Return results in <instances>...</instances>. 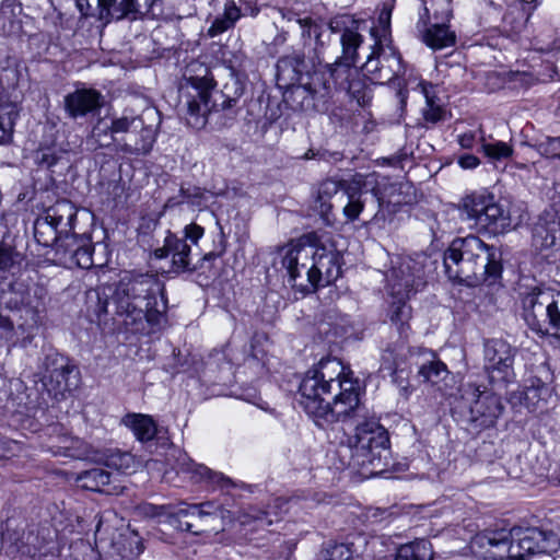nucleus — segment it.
Listing matches in <instances>:
<instances>
[{
	"label": "nucleus",
	"mask_w": 560,
	"mask_h": 560,
	"mask_svg": "<svg viewBox=\"0 0 560 560\" xmlns=\"http://www.w3.org/2000/svg\"><path fill=\"white\" fill-rule=\"evenodd\" d=\"M341 361L323 359L310 369L299 387L300 405L319 429L345 423L359 416L361 386Z\"/></svg>",
	"instance_id": "obj_1"
},
{
	"label": "nucleus",
	"mask_w": 560,
	"mask_h": 560,
	"mask_svg": "<svg viewBox=\"0 0 560 560\" xmlns=\"http://www.w3.org/2000/svg\"><path fill=\"white\" fill-rule=\"evenodd\" d=\"M101 311L113 313L126 329L149 334L164 319L167 304L163 283L154 276L124 277L102 291Z\"/></svg>",
	"instance_id": "obj_2"
},
{
	"label": "nucleus",
	"mask_w": 560,
	"mask_h": 560,
	"mask_svg": "<svg viewBox=\"0 0 560 560\" xmlns=\"http://www.w3.org/2000/svg\"><path fill=\"white\" fill-rule=\"evenodd\" d=\"M180 86V103L186 108L185 119L194 129H202L212 112L232 108L243 94L237 81L225 84L223 90H215L214 77L208 66L194 60L184 75Z\"/></svg>",
	"instance_id": "obj_3"
},
{
	"label": "nucleus",
	"mask_w": 560,
	"mask_h": 560,
	"mask_svg": "<svg viewBox=\"0 0 560 560\" xmlns=\"http://www.w3.org/2000/svg\"><path fill=\"white\" fill-rule=\"evenodd\" d=\"M444 267L451 280L475 285L493 284L501 277V255L478 236L455 238L444 253Z\"/></svg>",
	"instance_id": "obj_4"
},
{
	"label": "nucleus",
	"mask_w": 560,
	"mask_h": 560,
	"mask_svg": "<svg viewBox=\"0 0 560 560\" xmlns=\"http://www.w3.org/2000/svg\"><path fill=\"white\" fill-rule=\"evenodd\" d=\"M360 24L349 15H340L330 21V31L340 34L342 54L335 62L327 63L324 68L327 69L332 94L345 92L351 100L362 105L365 84L357 67V50L363 43V37L359 33Z\"/></svg>",
	"instance_id": "obj_5"
},
{
	"label": "nucleus",
	"mask_w": 560,
	"mask_h": 560,
	"mask_svg": "<svg viewBox=\"0 0 560 560\" xmlns=\"http://www.w3.org/2000/svg\"><path fill=\"white\" fill-rule=\"evenodd\" d=\"M143 510L150 516L167 515L172 525L194 535L223 530L225 524L232 521L231 512L215 501L180 502L178 509L170 513L165 505L148 504Z\"/></svg>",
	"instance_id": "obj_6"
},
{
	"label": "nucleus",
	"mask_w": 560,
	"mask_h": 560,
	"mask_svg": "<svg viewBox=\"0 0 560 560\" xmlns=\"http://www.w3.org/2000/svg\"><path fill=\"white\" fill-rule=\"evenodd\" d=\"M387 290L392 298L389 318L400 331L411 317V307L407 304L412 292L424 285L423 273L419 265L407 257H398L386 272Z\"/></svg>",
	"instance_id": "obj_7"
},
{
	"label": "nucleus",
	"mask_w": 560,
	"mask_h": 560,
	"mask_svg": "<svg viewBox=\"0 0 560 560\" xmlns=\"http://www.w3.org/2000/svg\"><path fill=\"white\" fill-rule=\"evenodd\" d=\"M109 133L110 140H116L115 136L126 133L120 144V150L125 153L145 155L151 152L155 141L156 132L152 126H145L141 116L135 115L129 110H124L120 116H114L110 125L103 127L100 122L94 127L93 136L101 141V137H107ZM102 147L108 143L100 142Z\"/></svg>",
	"instance_id": "obj_8"
},
{
	"label": "nucleus",
	"mask_w": 560,
	"mask_h": 560,
	"mask_svg": "<svg viewBox=\"0 0 560 560\" xmlns=\"http://www.w3.org/2000/svg\"><path fill=\"white\" fill-rule=\"evenodd\" d=\"M292 71V81H296L300 88L310 94L314 102V107L318 112H327L329 100L332 97V86L330 84L327 69H310L304 54L294 52L291 56L281 57L277 62L279 73L288 69Z\"/></svg>",
	"instance_id": "obj_9"
},
{
	"label": "nucleus",
	"mask_w": 560,
	"mask_h": 560,
	"mask_svg": "<svg viewBox=\"0 0 560 560\" xmlns=\"http://www.w3.org/2000/svg\"><path fill=\"white\" fill-rule=\"evenodd\" d=\"M523 318L533 331L548 335L560 329V293L532 288L522 295Z\"/></svg>",
	"instance_id": "obj_10"
},
{
	"label": "nucleus",
	"mask_w": 560,
	"mask_h": 560,
	"mask_svg": "<svg viewBox=\"0 0 560 560\" xmlns=\"http://www.w3.org/2000/svg\"><path fill=\"white\" fill-rule=\"evenodd\" d=\"M163 0H75L80 13L85 18H96L104 24L113 20H137L142 14L155 15V8Z\"/></svg>",
	"instance_id": "obj_11"
},
{
	"label": "nucleus",
	"mask_w": 560,
	"mask_h": 560,
	"mask_svg": "<svg viewBox=\"0 0 560 560\" xmlns=\"http://www.w3.org/2000/svg\"><path fill=\"white\" fill-rule=\"evenodd\" d=\"M460 217L478 230L493 234L509 226V215L494 197L486 192H472L466 196L460 206Z\"/></svg>",
	"instance_id": "obj_12"
},
{
	"label": "nucleus",
	"mask_w": 560,
	"mask_h": 560,
	"mask_svg": "<svg viewBox=\"0 0 560 560\" xmlns=\"http://www.w3.org/2000/svg\"><path fill=\"white\" fill-rule=\"evenodd\" d=\"M349 447L358 465L375 466L388 453V432L376 421L363 422L357 425L354 435L349 439Z\"/></svg>",
	"instance_id": "obj_13"
},
{
	"label": "nucleus",
	"mask_w": 560,
	"mask_h": 560,
	"mask_svg": "<svg viewBox=\"0 0 560 560\" xmlns=\"http://www.w3.org/2000/svg\"><path fill=\"white\" fill-rule=\"evenodd\" d=\"M516 348L499 338L483 343V370L491 384L506 387L515 382L514 361Z\"/></svg>",
	"instance_id": "obj_14"
},
{
	"label": "nucleus",
	"mask_w": 560,
	"mask_h": 560,
	"mask_svg": "<svg viewBox=\"0 0 560 560\" xmlns=\"http://www.w3.org/2000/svg\"><path fill=\"white\" fill-rule=\"evenodd\" d=\"M42 383L49 396L61 399L79 386L80 373L68 357L51 353L45 359Z\"/></svg>",
	"instance_id": "obj_15"
},
{
	"label": "nucleus",
	"mask_w": 560,
	"mask_h": 560,
	"mask_svg": "<svg viewBox=\"0 0 560 560\" xmlns=\"http://www.w3.org/2000/svg\"><path fill=\"white\" fill-rule=\"evenodd\" d=\"M202 235L203 228L196 223H190L184 229V237L170 233L164 240V245L156 248L153 255L158 259L171 257L172 269L175 272L192 270L196 267H191V247L187 244V241L191 244H197Z\"/></svg>",
	"instance_id": "obj_16"
},
{
	"label": "nucleus",
	"mask_w": 560,
	"mask_h": 560,
	"mask_svg": "<svg viewBox=\"0 0 560 560\" xmlns=\"http://www.w3.org/2000/svg\"><path fill=\"white\" fill-rule=\"evenodd\" d=\"M314 255H316L315 244L298 242L287 249L282 258V266L287 270L292 287L300 288L301 291L313 290Z\"/></svg>",
	"instance_id": "obj_17"
},
{
	"label": "nucleus",
	"mask_w": 560,
	"mask_h": 560,
	"mask_svg": "<svg viewBox=\"0 0 560 560\" xmlns=\"http://www.w3.org/2000/svg\"><path fill=\"white\" fill-rule=\"evenodd\" d=\"M362 70L372 82H390L405 72L401 57L393 47H384L380 42L375 43Z\"/></svg>",
	"instance_id": "obj_18"
},
{
	"label": "nucleus",
	"mask_w": 560,
	"mask_h": 560,
	"mask_svg": "<svg viewBox=\"0 0 560 560\" xmlns=\"http://www.w3.org/2000/svg\"><path fill=\"white\" fill-rule=\"evenodd\" d=\"M462 397L470 404V419L482 427H491L503 411L501 398L480 386L468 383L463 387Z\"/></svg>",
	"instance_id": "obj_19"
},
{
	"label": "nucleus",
	"mask_w": 560,
	"mask_h": 560,
	"mask_svg": "<svg viewBox=\"0 0 560 560\" xmlns=\"http://www.w3.org/2000/svg\"><path fill=\"white\" fill-rule=\"evenodd\" d=\"M296 504L298 501L294 499L276 498L265 510L249 506L242 511L238 515V522L252 532L265 529L281 520Z\"/></svg>",
	"instance_id": "obj_20"
},
{
	"label": "nucleus",
	"mask_w": 560,
	"mask_h": 560,
	"mask_svg": "<svg viewBox=\"0 0 560 560\" xmlns=\"http://www.w3.org/2000/svg\"><path fill=\"white\" fill-rule=\"evenodd\" d=\"M316 255L313 258V290L317 287L329 285L341 275V254L334 245H315Z\"/></svg>",
	"instance_id": "obj_21"
},
{
	"label": "nucleus",
	"mask_w": 560,
	"mask_h": 560,
	"mask_svg": "<svg viewBox=\"0 0 560 560\" xmlns=\"http://www.w3.org/2000/svg\"><path fill=\"white\" fill-rule=\"evenodd\" d=\"M375 183L376 187L372 188V192L381 203L384 199L383 192L380 189V183L374 179V175H362L355 174L351 180L347 183L343 188V194L348 198L347 205L343 207V215L348 221H355L364 209V202L361 200V196L364 187L368 184Z\"/></svg>",
	"instance_id": "obj_22"
},
{
	"label": "nucleus",
	"mask_w": 560,
	"mask_h": 560,
	"mask_svg": "<svg viewBox=\"0 0 560 560\" xmlns=\"http://www.w3.org/2000/svg\"><path fill=\"white\" fill-rule=\"evenodd\" d=\"M506 529L485 530L471 540V549L485 560H506L509 557Z\"/></svg>",
	"instance_id": "obj_23"
},
{
	"label": "nucleus",
	"mask_w": 560,
	"mask_h": 560,
	"mask_svg": "<svg viewBox=\"0 0 560 560\" xmlns=\"http://www.w3.org/2000/svg\"><path fill=\"white\" fill-rule=\"evenodd\" d=\"M63 103L68 116L78 119L100 110L103 106V96L97 90L80 88L67 94Z\"/></svg>",
	"instance_id": "obj_24"
},
{
	"label": "nucleus",
	"mask_w": 560,
	"mask_h": 560,
	"mask_svg": "<svg viewBox=\"0 0 560 560\" xmlns=\"http://www.w3.org/2000/svg\"><path fill=\"white\" fill-rule=\"evenodd\" d=\"M46 447L55 456L81 460L96 459L92 447L86 442L66 433L50 436Z\"/></svg>",
	"instance_id": "obj_25"
},
{
	"label": "nucleus",
	"mask_w": 560,
	"mask_h": 560,
	"mask_svg": "<svg viewBox=\"0 0 560 560\" xmlns=\"http://www.w3.org/2000/svg\"><path fill=\"white\" fill-rule=\"evenodd\" d=\"M516 536L521 540V548H523L527 556L551 552L556 550L559 544L556 534L536 527L518 530Z\"/></svg>",
	"instance_id": "obj_26"
},
{
	"label": "nucleus",
	"mask_w": 560,
	"mask_h": 560,
	"mask_svg": "<svg viewBox=\"0 0 560 560\" xmlns=\"http://www.w3.org/2000/svg\"><path fill=\"white\" fill-rule=\"evenodd\" d=\"M44 217L57 228L65 240L75 235L73 229L77 220V208L71 201L66 199L57 201L45 211Z\"/></svg>",
	"instance_id": "obj_27"
},
{
	"label": "nucleus",
	"mask_w": 560,
	"mask_h": 560,
	"mask_svg": "<svg viewBox=\"0 0 560 560\" xmlns=\"http://www.w3.org/2000/svg\"><path fill=\"white\" fill-rule=\"evenodd\" d=\"M448 21L433 22L419 28L423 42L432 49H443L453 46L456 42L454 31L450 30Z\"/></svg>",
	"instance_id": "obj_28"
},
{
	"label": "nucleus",
	"mask_w": 560,
	"mask_h": 560,
	"mask_svg": "<svg viewBox=\"0 0 560 560\" xmlns=\"http://www.w3.org/2000/svg\"><path fill=\"white\" fill-rule=\"evenodd\" d=\"M560 234V221L555 215L540 217L533 229V244L539 249L550 248Z\"/></svg>",
	"instance_id": "obj_29"
},
{
	"label": "nucleus",
	"mask_w": 560,
	"mask_h": 560,
	"mask_svg": "<svg viewBox=\"0 0 560 560\" xmlns=\"http://www.w3.org/2000/svg\"><path fill=\"white\" fill-rule=\"evenodd\" d=\"M121 423L130 429L139 442L152 441L158 434V425L153 418L143 413H127Z\"/></svg>",
	"instance_id": "obj_30"
},
{
	"label": "nucleus",
	"mask_w": 560,
	"mask_h": 560,
	"mask_svg": "<svg viewBox=\"0 0 560 560\" xmlns=\"http://www.w3.org/2000/svg\"><path fill=\"white\" fill-rule=\"evenodd\" d=\"M180 470L190 475L195 482L209 481L221 488H228L232 485V480L221 472L212 471L201 464H196L190 458L184 456L180 463Z\"/></svg>",
	"instance_id": "obj_31"
},
{
	"label": "nucleus",
	"mask_w": 560,
	"mask_h": 560,
	"mask_svg": "<svg viewBox=\"0 0 560 560\" xmlns=\"http://www.w3.org/2000/svg\"><path fill=\"white\" fill-rule=\"evenodd\" d=\"M66 254H69L75 265L83 269H89L93 266V245L88 238H78V235H72L62 247Z\"/></svg>",
	"instance_id": "obj_32"
},
{
	"label": "nucleus",
	"mask_w": 560,
	"mask_h": 560,
	"mask_svg": "<svg viewBox=\"0 0 560 560\" xmlns=\"http://www.w3.org/2000/svg\"><path fill=\"white\" fill-rule=\"evenodd\" d=\"M433 558L432 544L424 538L400 545L395 553V560H433Z\"/></svg>",
	"instance_id": "obj_33"
},
{
	"label": "nucleus",
	"mask_w": 560,
	"mask_h": 560,
	"mask_svg": "<svg viewBox=\"0 0 560 560\" xmlns=\"http://www.w3.org/2000/svg\"><path fill=\"white\" fill-rule=\"evenodd\" d=\"M75 482L83 489L96 492L110 493L108 487L110 483V474L103 468H92L78 474Z\"/></svg>",
	"instance_id": "obj_34"
},
{
	"label": "nucleus",
	"mask_w": 560,
	"mask_h": 560,
	"mask_svg": "<svg viewBox=\"0 0 560 560\" xmlns=\"http://www.w3.org/2000/svg\"><path fill=\"white\" fill-rule=\"evenodd\" d=\"M34 237L43 246H56L57 249L63 247L68 240L55 228L44 215L36 219L34 223Z\"/></svg>",
	"instance_id": "obj_35"
},
{
	"label": "nucleus",
	"mask_w": 560,
	"mask_h": 560,
	"mask_svg": "<svg viewBox=\"0 0 560 560\" xmlns=\"http://www.w3.org/2000/svg\"><path fill=\"white\" fill-rule=\"evenodd\" d=\"M542 392H547L544 385H530L510 393L508 400L514 408L524 407L529 411H535L541 400Z\"/></svg>",
	"instance_id": "obj_36"
},
{
	"label": "nucleus",
	"mask_w": 560,
	"mask_h": 560,
	"mask_svg": "<svg viewBox=\"0 0 560 560\" xmlns=\"http://www.w3.org/2000/svg\"><path fill=\"white\" fill-rule=\"evenodd\" d=\"M431 12L434 22L450 21L453 16L452 0H423V11L419 16L418 28L427 26Z\"/></svg>",
	"instance_id": "obj_37"
},
{
	"label": "nucleus",
	"mask_w": 560,
	"mask_h": 560,
	"mask_svg": "<svg viewBox=\"0 0 560 560\" xmlns=\"http://www.w3.org/2000/svg\"><path fill=\"white\" fill-rule=\"evenodd\" d=\"M242 18L241 8L233 0L226 1L223 14L217 16L208 30L210 37H215L230 28L234 27L236 22Z\"/></svg>",
	"instance_id": "obj_38"
},
{
	"label": "nucleus",
	"mask_w": 560,
	"mask_h": 560,
	"mask_svg": "<svg viewBox=\"0 0 560 560\" xmlns=\"http://www.w3.org/2000/svg\"><path fill=\"white\" fill-rule=\"evenodd\" d=\"M104 464L113 469L121 471L124 474L135 472L141 465V462L136 458L129 452H122L120 450H110L104 456Z\"/></svg>",
	"instance_id": "obj_39"
},
{
	"label": "nucleus",
	"mask_w": 560,
	"mask_h": 560,
	"mask_svg": "<svg viewBox=\"0 0 560 560\" xmlns=\"http://www.w3.org/2000/svg\"><path fill=\"white\" fill-rule=\"evenodd\" d=\"M431 360L424 362L419 368L418 374L434 386H440L450 376V371L444 362L431 353Z\"/></svg>",
	"instance_id": "obj_40"
},
{
	"label": "nucleus",
	"mask_w": 560,
	"mask_h": 560,
	"mask_svg": "<svg viewBox=\"0 0 560 560\" xmlns=\"http://www.w3.org/2000/svg\"><path fill=\"white\" fill-rule=\"evenodd\" d=\"M481 151L491 163L509 159L513 154V148L506 142H488L483 138L481 141Z\"/></svg>",
	"instance_id": "obj_41"
},
{
	"label": "nucleus",
	"mask_w": 560,
	"mask_h": 560,
	"mask_svg": "<svg viewBox=\"0 0 560 560\" xmlns=\"http://www.w3.org/2000/svg\"><path fill=\"white\" fill-rule=\"evenodd\" d=\"M296 26L301 30V36L304 40L314 37L316 51L318 48L324 47L325 43L322 40L324 28L322 25L314 22L311 18L305 16L303 20H296Z\"/></svg>",
	"instance_id": "obj_42"
},
{
	"label": "nucleus",
	"mask_w": 560,
	"mask_h": 560,
	"mask_svg": "<svg viewBox=\"0 0 560 560\" xmlns=\"http://www.w3.org/2000/svg\"><path fill=\"white\" fill-rule=\"evenodd\" d=\"M14 125L13 110L0 104V144L8 142L12 137Z\"/></svg>",
	"instance_id": "obj_43"
},
{
	"label": "nucleus",
	"mask_w": 560,
	"mask_h": 560,
	"mask_svg": "<svg viewBox=\"0 0 560 560\" xmlns=\"http://www.w3.org/2000/svg\"><path fill=\"white\" fill-rule=\"evenodd\" d=\"M22 260L21 254L11 246L0 244V269L10 271L15 265Z\"/></svg>",
	"instance_id": "obj_44"
},
{
	"label": "nucleus",
	"mask_w": 560,
	"mask_h": 560,
	"mask_svg": "<svg viewBox=\"0 0 560 560\" xmlns=\"http://www.w3.org/2000/svg\"><path fill=\"white\" fill-rule=\"evenodd\" d=\"M536 5L529 8L528 10L524 9L523 13H520V19L516 20L514 16V11H510L505 14L503 22L505 25H511V31L515 34H518L523 31V28L526 26V23L530 16L532 11L535 9Z\"/></svg>",
	"instance_id": "obj_45"
},
{
	"label": "nucleus",
	"mask_w": 560,
	"mask_h": 560,
	"mask_svg": "<svg viewBox=\"0 0 560 560\" xmlns=\"http://www.w3.org/2000/svg\"><path fill=\"white\" fill-rule=\"evenodd\" d=\"M348 182H339L335 179H326L324 180L317 191L318 200H330L340 189L343 190L345 186Z\"/></svg>",
	"instance_id": "obj_46"
},
{
	"label": "nucleus",
	"mask_w": 560,
	"mask_h": 560,
	"mask_svg": "<svg viewBox=\"0 0 560 560\" xmlns=\"http://www.w3.org/2000/svg\"><path fill=\"white\" fill-rule=\"evenodd\" d=\"M324 560H354V552L348 544H337L327 549Z\"/></svg>",
	"instance_id": "obj_47"
},
{
	"label": "nucleus",
	"mask_w": 560,
	"mask_h": 560,
	"mask_svg": "<svg viewBox=\"0 0 560 560\" xmlns=\"http://www.w3.org/2000/svg\"><path fill=\"white\" fill-rule=\"evenodd\" d=\"M427 98V107L423 109V117L425 121L435 124L442 119H444V110L440 105L434 104V102L425 95Z\"/></svg>",
	"instance_id": "obj_48"
},
{
	"label": "nucleus",
	"mask_w": 560,
	"mask_h": 560,
	"mask_svg": "<svg viewBox=\"0 0 560 560\" xmlns=\"http://www.w3.org/2000/svg\"><path fill=\"white\" fill-rule=\"evenodd\" d=\"M539 150L548 158L560 160V137L547 138L539 144Z\"/></svg>",
	"instance_id": "obj_49"
},
{
	"label": "nucleus",
	"mask_w": 560,
	"mask_h": 560,
	"mask_svg": "<svg viewBox=\"0 0 560 560\" xmlns=\"http://www.w3.org/2000/svg\"><path fill=\"white\" fill-rule=\"evenodd\" d=\"M509 560H525L526 552L521 548V540L516 534H512L508 538Z\"/></svg>",
	"instance_id": "obj_50"
},
{
	"label": "nucleus",
	"mask_w": 560,
	"mask_h": 560,
	"mask_svg": "<svg viewBox=\"0 0 560 560\" xmlns=\"http://www.w3.org/2000/svg\"><path fill=\"white\" fill-rule=\"evenodd\" d=\"M26 541L22 546H18V550L27 557H35L37 552L42 551L43 545L37 542V537L33 533H28Z\"/></svg>",
	"instance_id": "obj_51"
},
{
	"label": "nucleus",
	"mask_w": 560,
	"mask_h": 560,
	"mask_svg": "<svg viewBox=\"0 0 560 560\" xmlns=\"http://www.w3.org/2000/svg\"><path fill=\"white\" fill-rule=\"evenodd\" d=\"M314 209L318 212V214L322 217V219L327 223L330 224V215L332 210V205L330 203V200H318L316 197L314 202Z\"/></svg>",
	"instance_id": "obj_52"
},
{
	"label": "nucleus",
	"mask_w": 560,
	"mask_h": 560,
	"mask_svg": "<svg viewBox=\"0 0 560 560\" xmlns=\"http://www.w3.org/2000/svg\"><path fill=\"white\" fill-rule=\"evenodd\" d=\"M18 448L19 444L16 441L9 440L0 434V458H5L13 455Z\"/></svg>",
	"instance_id": "obj_53"
},
{
	"label": "nucleus",
	"mask_w": 560,
	"mask_h": 560,
	"mask_svg": "<svg viewBox=\"0 0 560 560\" xmlns=\"http://www.w3.org/2000/svg\"><path fill=\"white\" fill-rule=\"evenodd\" d=\"M458 164L464 170H472L480 164V161L476 155L464 154L458 159Z\"/></svg>",
	"instance_id": "obj_54"
},
{
	"label": "nucleus",
	"mask_w": 560,
	"mask_h": 560,
	"mask_svg": "<svg viewBox=\"0 0 560 560\" xmlns=\"http://www.w3.org/2000/svg\"><path fill=\"white\" fill-rule=\"evenodd\" d=\"M0 329L3 331V337L10 338L13 331V323L10 320L9 317L0 315Z\"/></svg>",
	"instance_id": "obj_55"
},
{
	"label": "nucleus",
	"mask_w": 560,
	"mask_h": 560,
	"mask_svg": "<svg viewBox=\"0 0 560 560\" xmlns=\"http://www.w3.org/2000/svg\"><path fill=\"white\" fill-rule=\"evenodd\" d=\"M458 143L464 149L472 148L475 143V135L472 132H465L458 136Z\"/></svg>",
	"instance_id": "obj_56"
},
{
	"label": "nucleus",
	"mask_w": 560,
	"mask_h": 560,
	"mask_svg": "<svg viewBox=\"0 0 560 560\" xmlns=\"http://www.w3.org/2000/svg\"><path fill=\"white\" fill-rule=\"evenodd\" d=\"M281 18L283 21L288 22L289 24H292L293 26H296V20H303V18L290 10H280Z\"/></svg>",
	"instance_id": "obj_57"
},
{
	"label": "nucleus",
	"mask_w": 560,
	"mask_h": 560,
	"mask_svg": "<svg viewBox=\"0 0 560 560\" xmlns=\"http://www.w3.org/2000/svg\"><path fill=\"white\" fill-rule=\"evenodd\" d=\"M19 306H26V307H31V308H37L38 305H33L32 302L30 301V299L27 296H24L22 295L20 298V300H15L13 305L10 304V307H19Z\"/></svg>",
	"instance_id": "obj_58"
},
{
	"label": "nucleus",
	"mask_w": 560,
	"mask_h": 560,
	"mask_svg": "<svg viewBox=\"0 0 560 560\" xmlns=\"http://www.w3.org/2000/svg\"><path fill=\"white\" fill-rule=\"evenodd\" d=\"M290 28L291 26L289 25L287 31L283 30L281 33L277 34V36L273 39V43L276 45H283L288 39V33Z\"/></svg>",
	"instance_id": "obj_59"
},
{
	"label": "nucleus",
	"mask_w": 560,
	"mask_h": 560,
	"mask_svg": "<svg viewBox=\"0 0 560 560\" xmlns=\"http://www.w3.org/2000/svg\"><path fill=\"white\" fill-rule=\"evenodd\" d=\"M389 19H390V12H386V11L381 12L378 21L383 25L384 32H386V30L389 26Z\"/></svg>",
	"instance_id": "obj_60"
},
{
	"label": "nucleus",
	"mask_w": 560,
	"mask_h": 560,
	"mask_svg": "<svg viewBox=\"0 0 560 560\" xmlns=\"http://www.w3.org/2000/svg\"><path fill=\"white\" fill-rule=\"evenodd\" d=\"M218 257V255L215 253H209L207 255L203 256L202 260L203 261H210V260H213Z\"/></svg>",
	"instance_id": "obj_61"
},
{
	"label": "nucleus",
	"mask_w": 560,
	"mask_h": 560,
	"mask_svg": "<svg viewBox=\"0 0 560 560\" xmlns=\"http://www.w3.org/2000/svg\"><path fill=\"white\" fill-rule=\"evenodd\" d=\"M552 482L557 486H560V471L559 472H555L552 475Z\"/></svg>",
	"instance_id": "obj_62"
},
{
	"label": "nucleus",
	"mask_w": 560,
	"mask_h": 560,
	"mask_svg": "<svg viewBox=\"0 0 560 560\" xmlns=\"http://www.w3.org/2000/svg\"><path fill=\"white\" fill-rule=\"evenodd\" d=\"M314 158V153L310 150L305 153V159H313Z\"/></svg>",
	"instance_id": "obj_63"
},
{
	"label": "nucleus",
	"mask_w": 560,
	"mask_h": 560,
	"mask_svg": "<svg viewBox=\"0 0 560 560\" xmlns=\"http://www.w3.org/2000/svg\"><path fill=\"white\" fill-rule=\"evenodd\" d=\"M523 4H533L536 2V0H521Z\"/></svg>",
	"instance_id": "obj_64"
}]
</instances>
